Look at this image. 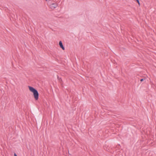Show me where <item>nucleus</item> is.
Segmentation results:
<instances>
[{"label": "nucleus", "instance_id": "f257e3e1", "mask_svg": "<svg viewBox=\"0 0 156 156\" xmlns=\"http://www.w3.org/2000/svg\"><path fill=\"white\" fill-rule=\"evenodd\" d=\"M28 87L29 90L33 93L34 97L35 100H37L39 97V94L37 91L34 88L31 87L29 86Z\"/></svg>", "mask_w": 156, "mask_h": 156}, {"label": "nucleus", "instance_id": "f03ea898", "mask_svg": "<svg viewBox=\"0 0 156 156\" xmlns=\"http://www.w3.org/2000/svg\"><path fill=\"white\" fill-rule=\"evenodd\" d=\"M58 5L56 3H53L51 4L50 5V7L52 9H54Z\"/></svg>", "mask_w": 156, "mask_h": 156}, {"label": "nucleus", "instance_id": "7ed1b4c3", "mask_svg": "<svg viewBox=\"0 0 156 156\" xmlns=\"http://www.w3.org/2000/svg\"><path fill=\"white\" fill-rule=\"evenodd\" d=\"M59 45L60 48H61L62 49V50H64L65 48H64V47L63 46V45L61 41H60L59 42Z\"/></svg>", "mask_w": 156, "mask_h": 156}, {"label": "nucleus", "instance_id": "20e7f679", "mask_svg": "<svg viewBox=\"0 0 156 156\" xmlns=\"http://www.w3.org/2000/svg\"><path fill=\"white\" fill-rule=\"evenodd\" d=\"M136 2H137V3H138V5H140V2H139V0H136Z\"/></svg>", "mask_w": 156, "mask_h": 156}, {"label": "nucleus", "instance_id": "39448f33", "mask_svg": "<svg viewBox=\"0 0 156 156\" xmlns=\"http://www.w3.org/2000/svg\"><path fill=\"white\" fill-rule=\"evenodd\" d=\"M145 78H143V79H141L140 80V81L141 82H142V81H143V80H145Z\"/></svg>", "mask_w": 156, "mask_h": 156}, {"label": "nucleus", "instance_id": "423d86ee", "mask_svg": "<svg viewBox=\"0 0 156 156\" xmlns=\"http://www.w3.org/2000/svg\"><path fill=\"white\" fill-rule=\"evenodd\" d=\"M14 156H17L15 153H14Z\"/></svg>", "mask_w": 156, "mask_h": 156}, {"label": "nucleus", "instance_id": "0eeeda50", "mask_svg": "<svg viewBox=\"0 0 156 156\" xmlns=\"http://www.w3.org/2000/svg\"><path fill=\"white\" fill-rule=\"evenodd\" d=\"M14 156H17L15 153H14Z\"/></svg>", "mask_w": 156, "mask_h": 156}, {"label": "nucleus", "instance_id": "6e6552de", "mask_svg": "<svg viewBox=\"0 0 156 156\" xmlns=\"http://www.w3.org/2000/svg\"><path fill=\"white\" fill-rule=\"evenodd\" d=\"M46 1H47V0H46Z\"/></svg>", "mask_w": 156, "mask_h": 156}]
</instances>
